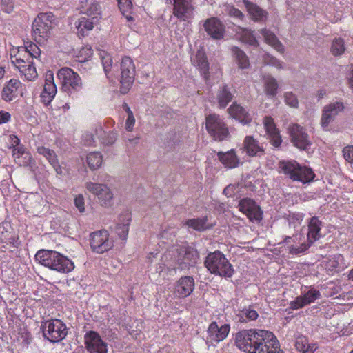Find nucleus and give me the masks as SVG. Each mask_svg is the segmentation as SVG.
I'll list each match as a JSON object with an SVG mask.
<instances>
[{
    "instance_id": "obj_1",
    "label": "nucleus",
    "mask_w": 353,
    "mask_h": 353,
    "mask_svg": "<svg viewBox=\"0 0 353 353\" xmlns=\"http://www.w3.org/2000/svg\"><path fill=\"white\" fill-rule=\"evenodd\" d=\"M35 260L41 265L63 274H68L74 268L72 260L54 250H39L35 254Z\"/></svg>"
},
{
    "instance_id": "obj_2",
    "label": "nucleus",
    "mask_w": 353,
    "mask_h": 353,
    "mask_svg": "<svg viewBox=\"0 0 353 353\" xmlns=\"http://www.w3.org/2000/svg\"><path fill=\"white\" fill-rule=\"evenodd\" d=\"M272 332L265 330H243L235 334L236 347L248 353H255Z\"/></svg>"
},
{
    "instance_id": "obj_3",
    "label": "nucleus",
    "mask_w": 353,
    "mask_h": 353,
    "mask_svg": "<svg viewBox=\"0 0 353 353\" xmlns=\"http://www.w3.org/2000/svg\"><path fill=\"white\" fill-rule=\"evenodd\" d=\"M205 266L211 274L224 278H230L234 269L225 256L220 251L210 252L205 261Z\"/></svg>"
},
{
    "instance_id": "obj_4",
    "label": "nucleus",
    "mask_w": 353,
    "mask_h": 353,
    "mask_svg": "<svg viewBox=\"0 0 353 353\" xmlns=\"http://www.w3.org/2000/svg\"><path fill=\"white\" fill-rule=\"evenodd\" d=\"M279 168L291 180L303 183L311 182L315 176L311 168L301 166L296 161H281L279 163Z\"/></svg>"
},
{
    "instance_id": "obj_5",
    "label": "nucleus",
    "mask_w": 353,
    "mask_h": 353,
    "mask_svg": "<svg viewBox=\"0 0 353 353\" xmlns=\"http://www.w3.org/2000/svg\"><path fill=\"white\" fill-rule=\"evenodd\" d=\"M322 222L316 216L310 219L308 224V232L307 235V243H301L300 245H289L288 246V252L290 254L298 255L305 252L309 248L320 238Z\"/></svg>"
},
{
    "instance_id": "obj_6",
    "label": "nucleus",
    "mask_w": 353,
    "mask_h": 353,
    "mask_svg": "<svg viewBox=\"0 0 353 353\" xmlns=\"http://www.w3.org/2000/svg\"><path fill=\"white\" fill-rule=\"evenodd\" d=\"M57 78L61 84V89L70 96L74 95L83 88L80 76L69 68H63L57 72Z\"/></svg>"
},
{
    "instance_id": "obj_7",
    "label": "nucleus",
    "mask_w": 353,
    "mask_h": 353,
    "mask_svg": "<svg viewBox=\"0 0 353 353\" xmlns=\"http://www.w3.org/2000/svg\"><path fill=\"white\" fill-rule=\"evenodd\" d=\"M41 330L45 339L51 343H58L65 338L67 327L59 319H51L41 323Z\"/></svg>"
},
{
    "instance_id": "obj_8",
    "label": "nucleus",
    "mask_w": 353,
    "mask_h": 353,
    "mask_svg": "<svg viewBox=\"0 0 353 353\" xmlns=\"http://www.w3.org/2000/svg\"><path fill=\"white\" fill-rule=\"evenodd\" d=\"M54 17L51 12L40 13L32 23V29L35 40L43 41L50 35V31L54 25Z\"/></svg>"
},
{
    "instance_id": "obj_9",
    "label": "nucleus",
    "mask_w": 353,
    "mask_h": 353,
    "mask_svg": "<svg viewBox=\"0 0 353 353\" xmlns=\"http://www.w3.org/2000/svg\"><path fill=\"white\" fill-rule=\"evenodd\" d=\"M120 92L126 94L130 90L135 79L136 69L133 60L125 57L121 62Z\"/></svg>"
},
{
    "instance_id": "obj_10",
    "label": "nucleus",
    "mask_w": 353,
    "mask_h": 353,
    "mask_svg": "<svg viewBox=\"0 0 353 353\" xmlns=\"http://www.w3.org/2000/svg\"><path fill=\"white\" fill-rule=\"evenodd\" d=\"M206 129L216 141H223L229 134L225 123L216 114H210L206 117Z\"/></svg>"
},
{
    "instance_id": "obj_11",
    "label": "nucleus",
    "mask_w": 353,
    "mask_h": 353,
    "mask_svg": "<svg viewBox=\"0 0 353 353\" xmlns=\"http://www.w3.org/2000/svg\"><path fill=\"white\" fill-rule=\"evenodd\" d=\"M90 236L91 249L96 253L103 254L114 246L113 241L109 238V233L105 230L92 232Z\"/></svg>"
},
{
    "instance_id": "obj_12",
    "label": "nucleus",
    "mask_w": 353,
    "mask_h": 353,
    "mask_svg": "<svg viewBox=\"0 0 353 353\" xmlns=\"http://www.w3.org/2000/svg\"><path fill=\"white\" fill-rule=\"evenodd\" d=\"M199 259V254L192 247H182L178 250L176 259L178 268L181 270H189L195 266Z\"/></svg>"
},
{
    "instance_id": "obj_13",
    "label": "nucleus",
    "mask_w": 353,
    "mask_h": 353,
    "mask_svg": "<svg viewBox=\"0 0 353 353\" xmlns=\"http://www.w3.org/2000/svg\"><path fill=\"white\" fill-rule=\"evenodd\" d=\"M85 187L88 191L97 197L101 205L109 207L112 204L113 193L107 185L87 182Z\"/></svg>"
},
{
    "instance_id": "obj_14",
    "label": "nucleus",
    "mask_w": 353,
    "mask_h": 353,
    "mask_svg": "<svg viewBox=\"0 0 353 353\" xmlns=\"http://www.w3.org/2000/svg\"><path fill=\"white\" fill-rule=\"evenodd\" d=\"M288 131L291 141L295 147L302 150H307L310 148L312 143L303 127L293 123L289 126Z\"/></svg>"
},
{
    "instance_id": "obj_15",
    "label": "nucleus",
    "mask_w": 353,
    "mask_h": 353,
    "mask_svg": "<svg viewBox=\"0 0 353 353\" xmlns=\"http://www.w3.org/2000/svg\"><path fill=\"white\" fill-rule=\"evenodd\" d=\"M230 330L229 324H220L212 321L207 330L206 343L214 345L223 341L228 336Z\"/></svg>"
},
{
    "instance_id": "obj_16",
    "label": "nucleus",
    "mask_w": 353,
    "mask_h": 353,
    "mask_svg": "<svg viewBox=\"0 0 353 353\" xmlns=\"http://www.w3.org/2000/svg\"><path fill=\"white\" fill-rule=\"evenodd\" d=\"M11 63L19 70L21 74L24 76L26 79L32 81L37 77L36 68L32 61L29 59L22 58L21 52L11 57Z\"/></svg>"
},
{
    "instance_id": "obj_17",
    "label": "nucleus",
    "mask_w": 353,
    "mask_h": 353,
    "mask_svg": "<svg viewBox=\"0 0 353 353\" xmlns=\"http://www.w3.org/2000/svg\"><path fill=\"white\" fill-rule=\"evenodd\" d=\"M84 344L89 353H108V344L95 331H88L84 335Z\"/></svg>"
},
{
    "instance_id": "obj_18",
    "label": "nucleus",
    "mask_w": 353,
    "mask_h": 353,
    "mask_svg": "<svg viewBox=\"0 0 353 353\" xmlns=\"http://www.w3.org/2000/svg\"><path fill=\"white\" fill-rule=\"evenodd\" d=\"M344 110L345 105L341 101L332 102L325 105L322 110L321 118V127L327 130L330 124L332 123L336 116L343 112Z\"/></svg>"
},
{
    "instance_id": "obj_19",
    "label": "nucleus",
    "mask_w": 353,
    "mask_h": 353,
    "mask_svg": "<svg viewBox=\"0 0 353 353\" xmlns=\"http://www.w3.org/2000/svg\"><path fill=\"white\" fill-rule=\"evenodd\" d=\"M239 210L252 222H259L263 218V212L256 202L250 198H244L239 203Z\"/></svg>"
},
{
    "instance_id": "obj_20",
    "label": "nucleus",
    "mask_w": 353,
    "mask_h": 353,
    "mask_svg": "<svg viewBox=\"0 0 353 353\" xmlns=\"http://www.w3.org/2000/svg\"><path fill=\"white\" fill-rule=\"evenodd\" d=\"M194 0H173V14L181 21H186L192 18L194 6Z\"/></svg>"
},
{
    "instance_id": "obj_21",
    "label": "nucleus",
    "mask_w": 353,
    "mask_h": 353,
    "mask_svg": "<svg viewBox=\"0 0 353 353\" xmlns=\"http://www.w3.org/2000/svg\"><path fill=\"white\" fill-rule=\"evenodd\" d=\"M80 12L84 16L91 18V20L99 22L102 18L100 0H81Z\"/></svg>"
},
{
    "instance_id": "obj_22",
    "label": "nucleus",
    "mask_w": 353,
    "mask_h": 353,
    "mask_svg": "<svg viewBox=\"0 0 353 353\" xmlns=\"http://www.w3.org/2000/svg\"><path fill=\"white\" fill-rule=\"evenodd\" d=\"M203 28L212 39L220 40L225 36V26L216 17H210L207 19L203 23Z\"/></svg>"
},
{
    "instance_id": "obj_23",
    "label": "nucleus",
    "mask_w": 353,
    "mask_h": 353,
    "mask_svg": "<svg viewBox=\"0 0 353 353\" xmlns=\"http://www.w3.org/2000/svg\"><path fill=\"white\" fill-rule=\"evenodd\" d=\"M194 289V280L192 276L181 277L175 283L174 294L179 298H185L192 294Z\"/></svg>"
},
{
    "instance_id": "obj_24",
    "label": "nucleus",
    "mask_w": 353,
    "mask_h": 353,
    "mask_svg": "<svg viewBox=\"0 0 353 353\" xmlns=\"http://www.w3.org/2000/svg\"><path fill=\"white\" fill-rule=\"evenodd\" d=\"M57 93V87L54 81V76L52 72L47 74L46 77L43 90L41 93V101L45 105H48Z\"/></svg>"
},
{
    "instance_id": "obj_25",
    "label": "nucleus",
    "mask_w": 353,
    "mask_h": 353,
    "mask_svg": "<svg viewBox=\"0 0 353 353\" xmlns=\"http://www.w3.org/2000/svg\"><path fill=\"white\" fill-rule=\"evenodd\" d=\"M37 150L39 154L43 155L48 161L58 175L62 176L65 174V170L59 164L54 151L43 146L38 147Z\"/></svg>"
},
{
    "instance_id": "obj_26",
    "label": "nucleus",
    "mask_w": 353,
    "mask_h": 353,
    "mask_svg": "<svg viewBox=\"0 0 353 353\" xmlns=\"http://www.w3.org/2000/svg\"><path fill=\"white\" fill-rule=\"evenodd\" d=\"M255 353H283V351L280 347L277 338L272 332L264 343H262V345H259Z\"/></svg>"
},
{
    "instance_id": "obj_27",
    "label": "nucleus",
    "mask_w": 353,
    "mask_h": 353,
    "mask_svg": "<svg viewBox=\"0 0 353 353\" xmlns=\"http://www.w3.org/2000/svg\"><path fill=\"white\" fill-rule=\"evenodd\" d=\"M228 112L231 117L242 123L248 124L252 121V117L249 112L237 103H233L228 109Z\"/></svg>"
},
{
    "instance_id": "obj_28",
    "label": "nucleus",
    "mask_w": 353,
    "mask_h": 353,
    "mask_svg": "<svg viewBox=\"0 0 353 353\" xmlns=\"http://www.w3.org/2000/svg\"><path fill=\"white\" fill-rule=\"evenodd\" d=\"M263 124L270 137L271 143L274 147H279L281 145L282 140L279 132L276 128L273 119L270 117H265L263 119Z\"/></svg>"
},
{
    "instance_id": "obj_29",
    "label": "nucleus",
    "mask_w": 353,
    "mask_h": 353,
    "mask_svg": "<svg viewBox=\"0 0 353 353\" xmlns=\"http://www.w3.org/2000/svg\"><path fill=\"white\" fill-rule=\"evenodd\" d=\"M243 148L246 153L251 157H261L264 154V148L258 141L252 136H246L243 141Z\"/></svg>"
},
{
    "instance_id": "obj_30",
    "label": "nucleus",
    "mask_w": 353,
    "mask_h": 353,
    "mask_svg": "<svg viewBox=\"0 0 353 353\" xmlns=\"http://www.w3.org/2000/svg\"><path fill=\"white\" fill-rule=\"evenodd\" d=\"M131 220V214L128 212L122 213L119 217V221L115 228V230L118 236L123 240L127 239Z\"/></svg>"
},
{
    "instance_id": "obj_31",
    "label": "nucleus",
    "mask_w": 353,
    "mask_h": 353,
    "mask_svg": "<svg viewBox=\"0 0 353 353\" xmlns=\"http://www.w3.org/2000/svg\"><path fill=\"white\" fill-rule=\"evenodd\" d=\"M193 64L199 70L205 80L209 78V63L205 52L203 50L197 51L195 57L192 59Z\"/></svg>"
},
{
    "instance_id": "obj_32",
    "label": "nucleus",
    "mask_w": 353,
    "mask_h": 353,
    "mask_svg": "<svg viewBox=\"0 0 353 353\" xmlns=\"http://www.w3.org/2000/svg\"><path fill=\"white\" fill-rule=\"evenodd\" d=\"M21 85V83L19 80L10 79L3 88L1 94L2 99L7 102L12 101L17 96V92Z\"/></svg>"
},
{
    "instance_id": "obj_33",
    "label": "nucleus",
    "mask_w": 353,
    "mask_h": 353,
    "mask_svg": "<svg viewBox=\"0 0 353 353\" xmlns=\"http://www.w3.org/2000/svg\"><path fill=\"white\" fill-rule=\"evenodd\" d=\"M99 21H94L91 18L86 16H82L75 22V26L77 30V34L79 37H84L92 30L95 24Z\"/></svg>"
},
{
    "instance_id": "obj_34",
    "label": "nucleus",
    "mask_w": 353,
    "mask_h": 353,
    "mask_svg": "<svg viewBox=\"0 0 353 353\" xmlns=\"http://www.w3.org/2000/svg\"><path fill=\"white\" fill-rule=\"evenodd\" d=\"M261 80L265 94L270 98L274 97L279 88L276 79L269 74H265L262 75Z\"/></svg>"
},
{
    "instance_id": "obj_35",
    "label": "nucleus",
    "mask_w": 353,
    "mask_h": 353,
    "mask_svg": "<svg viewBox=\"0 0 353 353\" xmlns=\"http://www.w3.org/2000/svg\"><path fill=\"white\" fill-rule=\"evenodd\" d=\"M243 3L252 20L254 21H262L266 19L267 12L259 6L248 0H243Z\"/></svg>"
},
{
    "instance_id": "obj_36",
    "label": "nucleus",
    "mask_w": 353,
    "mask_h": 353,
    "mask_svg": "<svg viewBox=\"0 0 353 353\" xmlns=\"http://www.w3.org/2000/svg\"><path fill=\"white\" fill-rule=\"evenodd\" d=\"M233 97L234 96L231 92V88L228 85H224L220 87L216 94L219 108H226L228 104L232 100Z\"/></svg>"
},
{
    "instance_id": "obj_37",
    "label": "nucleus",
    "mask_w": 353,
    "mask_h": 353,
    "mask_svg": "<svg viewBox=\"0 0 353 353\" xmlns=\"http://www.w3.org/2000/svg\"><path fill=\"white\" fill-rule=\"evenodd\" d=\"M217 156L220 161L227 168H234L239 163V159L233 150L226 152H219Z\"/></svg>"
},
{
    "instance_id": "obj_38",
    "label": "nucleus",
    "mask_w": 353,
    "mask_h": 353,
    "mask_svg": "<svg viewBox=\"0 0 353 353\" xmlns=\"http://www.w3.org/2000/svg\"><path fill=\"white\" fill-rule=\"evenodd\" d=\"M260 32L263 35L265 41L272 46L276 50L279 52H283L285 48L283 44L279 41L276 36L267 29H262Z\"/></svg>"
},
{
    "instance_id": "obj_39",
    "label": "nucleus",
    "mask_w": 353,
    "mask_h": 353,
    "mask_svg": "<svg viewBox=\"0 0 353 353\" xmlns=\"http://www.w3.org/2000/svg\"><path fill=\"white\" fill-rule=\"evenodd\" d=\"M296 349L302 353H314L317 349L316 343H308L307 337L301 336H299L295 342Z\"/></svg>"
},
{
    "instance_id": "obj_40",
    "label": "nucleus",
    "mask_w": 353,
    "mask_h": 353,
    "mask_svg": "<svg viewBox=\"0 0 353 353\" xmlns=\"http://www.w3.org/2000/svg\"><path fill=\"white\" fill-rule=\"evenodd\" d=\"M236 36L243 42L253 46H259V43L250 30L238 27Z\"/></svg>"
},
{
    "instance_id": "obj_41",
    "label": "nucleus",
    "mask_w": 353,
    "mask_h": 353,
    "mask_svg": "<svg viewBox=\"0 0 353 353\" xmlns=\"http://www.w3.org/2000/svg\"><path fill=\"white\" fill-rule=\"evenodd\" d=\"M232 52L241 69H246L250 65L249 59L245 53L236 46L232 48Z\"/></svg>"
},
{
    "instance_id": "obj_42",
    "label": "nucleus",
    "mask_w": 353,
    "mask_h": 353,
    "mask_svg": "<svg viewBox=\"0 0 353 353\" xmlns=\"http://www.w3.org/2000/svg\"><path fill=\"white\" fill-rule=\"evenodd\" d=\"M238 321L241 323H245L248 321H254L259 317L257 312L252 306L244 307L236 315Z\"/></svg>"
},
{
    "instance_id": "obj_43",
    "label": "nucleus",
    "mask_w": 353,
    "mask_h": 353,
    "mask_svg": "<svg viewBox=\"0 0 353 353\" xmlns=\"http://www.w3.org/2000/svg\"><path fill=\"white\" fill-rule=\"evenodd\" d=\"M207 221L208 219L206 216L197 219H188L185 224L188 228H191L195 230L203 231L210 228Z\"/></svg>"
},
{
    "instance_id": "obj_44",
    "label": "nucleus",
    "mask_w": 353,
    "mask_h": 353,
    "mask_svg": "<svg viewBox=\"0 0 353 353\" xmlns=\"http://www.w3.org/2000/svg\"><path fill=\"white\" fill-rule=\"evenodd\" d=\"M87 163L89 168L92 170L99 168L103 162V156L99 152H90L87 155Z\"/></svg>"
},
{
    "instance_id": "obj_45",
    "label": "nucleus",
    "mask_w": 353,
    "mask_h": 353,
    "mask_svg": "<svg viewBox=\"0 0 353 353\" xmlns=\"http://www.w3.org/2000/svg\"><path fill=\"white\" fill-rule=\"evenodd\" d=\"M118 6L121 12L124 15L128 21H132L133 17L130 15V10L132 4L130 0H117Z\"/></svg>"
},
{
    "instance_id": "obj_46",
    "label": "nucleus",
    "mask_w": 353,
    "mask_h": 353,
    "mask_svg": "<svg viewBox=\"0 0 353 353\" xmlns=\"http://www.w3.org/2000/svg\"><path fill=\"white\" fill-rule=\"evenodd\" d=\"M345 50L344 40L341 38H336L333 40L330 48V52L334 56H341Z\"/></svg>"
},
{
    "instance_id": "obj_47",
    "label": "nucleus",
    "mask_w": 353,
    "mask_h": 353,
    "mask_svg": "<svg viewBox=\"0 0 353 353\" xmlns=\"http://www.w3.org/2000/svg\"><path fill=\"white\" fill-rule=\"evenodd\" d=\"M343 267V257L336 254L327 263V268L330 271H339Z\"/></svg>"
},
{
    "instance_id": "obj_48",
    "label": "nucleus",
    "mask_w": 353,
    "mask_h": 353,
    "mask_svg": "<svg viewBox=\"0 0 353 353\" xmlns=\"http://www.w3.org/2000/svg\"><path fill=\"white\" fill-rule=\"evenodd\" d=\"M24 52L25 54L22 58L29 59L32 61L34 58H39L41 54V50L35 43H30L28 46L26 47Z\"/></svg>"
},
{
    "instance_id": "obj_49",
    "label": "nucleus",
    "mask_w": 353,
    "mask_h": 353,
    "mask_svg": "<svg viewBox=\"0 0 353 353\" xmlns=\"http://www.w3.org/2000/svg\"><path fill=\"white\" fill-rule=\"evenodd\" d=\"M118 134L116 131H109L104 132L101 138V141L103 145H112L117 139Z\"/></svg>"
},
{
    "instance_id": "obj_50",
    "label": "nucleus",
    "mask_w": 353,
    "mask_h": 353,
    "mask_svg": "<svg viewBox=\"0 0 353 353\" xmlns=\"http://www.w3.org/2000/svg\"><path fill=\"white\" fill-rule=\"evenodd\" d=\"M285 104L291 108H297L299 107V101L297 97L292 92H285L283 94Z\"/></svg>"
},
{
    "instance_id": "obj_51",
    "label": "nucleus",
    "mask_w": 353,
    "mask_h": 353,
    "mask_svg": "<svg viewBox=\"0 0 353 353\" xmlns=\"http://www.w3.org/2000/svg\"><path fill=\"white\" fill-rule=\"evenodd\" d=\"M24 154V159H28V161H29L30 157L28 154H25V150L23 146L12 148V155L14 158V161L21 165H22V162L20 161V157Z\"/></svg>"
},
{
    "instance_id": "obj_52",
    "label": "nucleus",
    "mask_w": 353,
    "mask_h": 353,
    "mask_svg": "<svg viewBox=\"0 0 353 353\" xmlns=\"http://www.w3.org/2000/svg\"><path fill=\"white\" fill-rule=\"evenodd\" d=\"M319 292L315 290H310L307 291L303 296H302L304 300V303L306 305L313 303L315 300L319 299Z\"/></svg>"
},
{
    "instance_id": "obj_53",
    "label": "nucleus",
    "mask_w": 353,
    "mask_h": 353,
    "mask_svg": "<svg viewBox=\"0 0 353 353\" xmlns=\"http://www.w3.org/2000/svg\"><path fill=\"white\" fill-rule=\"evenodd\" d=\"M102 64L103 66V70L107 74L108 71L110 70L112 67V60L110 54L106 53L105 52H103L100 54Z\"/></svg>"
},
{
    "instance_id": "obj_54",
    "label": "nucleus",
    "mask_w": 353,
    "mask_h": 353,
    "mask_svg": "<svg viewBox=\"0 0 353 353\" xmlns=\"http://www.w3.org/2000/svg\"><path fill=\"white\" fill-rule=\"evenodd\" d=\"M14 6V0H1V7L3 11L10 13Z\"/></svg>"
},
{
    "instance_id": "obj_55",
    "label": "nucleus",
    "mask_w": 353,
    "mask_h": 353,
    "mask_svg": "<svg viewBox=\"0 0 353 353\" xmlns=\"http://www.w3.org/2000/svg\"><path fill=\"white\" fill-rule=\"evenodd\" d=\"M343 155L349 163H353V145H348L343 148Z\"/></svg>"
},
{
    "instance_id": "obj_56",
    "label": "nucleus",
    "mask_w": 353,
    "mask_h": 353,
    "mask_svg": "<svg viewBox=\"0 0 353 353\" xmlns=\"http://www.w3.org/2000/svg\"><path fill=\"white\" fill-rule=\"evenodd\" d=\"M290 308L292 310H298L303 307L305 305L302 296L296 297V299L290 302Z\"/></svg>"
},
{
    "instance_id": "obj_57",
    "label": "nucleus",
    "mask_w": 353,
    "mask_h": 353,
    "mask_svg": "<svg viewBox=\"0 0 353 353\" xmlns=\"http://www.w3.org/2000/svg\"><path fill=\"white\" fill-rule=\"evenodd\" d=\"M228 14L230 17H234V18H236V19H239L241 20H243L244 18V14L242 13V12L240 10L234 8V6H230L228 8Z\"/></svg>"
},
{
    "instance_id": "obj_58",
    "label": "nucleus",
    "mask_w": 353,
    "mask_h": 353,
    "mask_svg": "<svg viewBox=\"0 0 353 353\" xmlns=\"http://www.w3.org/2000/svg\"><path fill=\"white\" fill-rule=\"evenodd\" d=\"M74 205L80 212L85 211L84 198L83 195L79 194L74 199Z\"/></svg>"
},
{
    "instance_id": "obj_59",
    "label": "nucleus",
    "mask_w": 353,
    "mask_h": 353,
    "mask_svg": "<svg viewBox=\"0 0 353 353\" xmlns=\"http://www.w3.org/2000/svg\"><path fill=\"white\" fill-rule=\"evenodd\" d=\"M238 185L230 184L225 188L223 192L227 197H232L235 194Z\"/></svg>"
},
{
    "instance_id": "obj_60",
    "label": "nucleus",
    "mask_w": 353,
    "mask_h": 353,
    "mask_svg": "<svg viewBox=\"0 0 353 353\" xmlns=\"http://www.w3.org/2000/svg\"><path fill=\"white\" fill-rule=\"evenodd\" d=\"M267 62L269 65H271L277 69L281 70L283 68V63L274 57H270Z\"/></svg>"
},
{
    "instance_id": "obj_61",
    "label": "nucleus",
    "mask_w": 353,
    "mask_h": 353,
    "mask_svg": "<svg viewBox=\"0 0 353 353\" xmlns=\"http://www.w3.org/2000/svg\"><path fill=\"white\" fill-rule=\"evenodd\" d=\"M302 237H303V235H301V234L293 235V236H285L284 238L283 241L281 243V244H282V243L288 244L291 241H292L294 243H300L302 240Z\"/></svg>"
},
{
    "instance_id": "obj_62",
    "label": "nucleus",
    "mask_w": 353,
    "mask_h": 353,
    "mask_svg": "<svg viewBox=\"0 0 353 353\" xmlns=\"http://www.w3.org/2000/svg\"><path fill=\"white\" fill-rule=\"evenodd\" d=\"M135 124V118L134 114H130L128 116V118L125 121V129L128 132H132L133 130V127Z\"/></svg>"
},
{
    "instance_id": "obj_63",
    "label": "nucleus",
    "mask_w": 353,
    "mask_h": 353,
    "mask_svg": "<svg viewBox=\"0 0 353 353\" xmlns=\"http://www.w3.org/2000/svg\"><path fill=\"white\" fill-rule=\"evenodd\" d=\"M10 118L9 112L3 110L0 112V124L8 122Z\"/></svg>"
},
{
    "instance_id": "obj_64",
    "label": "nucleus",
    "mask_w": 353,
    "mask_h": 353,
    "mask_svg": "<svg viewBox=\"0 0 353 353\" xmlns=\"http://www.w3.org/2000/svg\"><path fill=\"white\" fill-rule=\"evenodd\" d=\"M10 141H11V145H10V148H17V147H19V143H20V139L15 135H11L10 136Z\"/></svg>"
}]
</instances>
